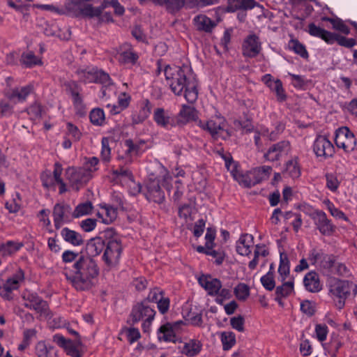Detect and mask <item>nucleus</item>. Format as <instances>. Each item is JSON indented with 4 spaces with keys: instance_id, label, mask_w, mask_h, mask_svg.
<instances>
[{
    "instance_id": "20e7f679",
    "label": "nucleus",
    "mask_w": 357,
    "mask_h": 357,
    "mask_svg": "<svg viewBox=\"0 0 357 357\" xmlns=\"http://www.w3.org/2000/svg\"><path fill=\"white\" fill-rule=\"evenodd\" d=\"M329 296L335 301V306L340 310L344 307L346 299L352 292L357 294V285L349 280L331 278L328 283Z\"/></svg>"
},
{
    "instance_id": "f3484780",
    "label": "nucleus",
    "mask_w": 357,
    "mask_h": 357,
    "mask_svg": "<svg viewBox=\"0 0 357 357\" xmlns=\"http://www.w3.org/2000/svg\"><path fill=\"white\" fill-rule=\"evenodd\" d=\"M144 195L148 200L155 203H162L165 199V194L157 178H149L146 181Z\"/></svg>"
},
{
    "instance_id": "7ed1b4c3",
    "label": "nucleus",
    "mask_w": 357,
    "mask_h": 357,
    "mask_svg": "<svg viewBox=\"0 0 357 357\" xmlns=\"http://www.w3.org/2000/svg\"><path fill=\"white\" fill-rule=\"evenodd\" d=\"M24 280V273L20 268L11 271L9 267L0 273V296L4 300L13 298V291L17 290Z\"/></svg>"
},
{
    "instance_id": "09e8293b",
    "label": "nucleus",
    "mask_w": 357,
    "mask_h": 357,
    "mask_svg": "<svg viewBox=\"0 0 357 357\" xmlns=\"http://www.w3.org/2000/svg\"><path fill=\"white\" fill-rule=\"evenodd\" d=\"M89 117L91 122L96 126L102 125L105 120V112L100 108L92 109Z\"/></svg>"
},
{
    "instance_id": "a878e982",
    "label": "nucleus",
    "mask_w": 357,
    "mask_h": 357,
    "mask_svg": "<svg viewBox=\"0 0 357 357\" xmlns=\"http://www.w3.org/2000/svg\"><path fill=\"white\" fill-rule=\"evenodd\" d=\"M303 284L307 291L317 293L322 289L319 276L315 271L308 272L303 278Z\"/></svg>"
},
{
    "instance_id": "412c9836",
    "label": "nucleus",
    "mask_w": 357,
    "mask_h": 357,
    "mask_svg": "<svg viewBox=\"0 0 357 357\" xmlns=\"http://www.w3.org/2000/svg\"><path fill=\"white\" fill-rule=\"evenodd\" d=\"M153 119L158 126L165 129H171L177 125L176 116L162 108L155 109Z\"/></svg>"
},
{
    "instance_id": "5fc2aeb1",
    "label": "nucleus",
    "mask_w": 357,
    "mask_h": 357,
    "mask_svg": "<svg viewBox=\"0 0 357 357\" xmlns=\"http://www.w3.org/2000/svg\"><path fill=\"white\" fill-rule=\"evenodd\" d=\"M326 181V187L332 192H336L340 186V181L337 178V176L333 173H327L325 175Z\"/></svg>"
},
{
    "instance_id": "423d86ee",
    "label": "nucleus",
    "mask_w": 357,
    "mask_h": 357,
    "mask_svg": "<svg viewBox=\"0 0 357 357\" xmlns=\"http://www.w3.org/2000/svg\"><path fill=\"white\" fill-rule=\"evenodd\" d=\"M122 252V245L120 238L114 234L112 231L106 232V244L102 255L105 264L112 268L116 266L120 260Z\"/></svg>"
},
{
    "instance_id": "f704fd0d",
    "label": "nucleus",
    "mask_w": 357,
    "mask_h": 357,
    "mask_svg": "<svg viewBox=\"0 0 357 357\" xmlns=\"http://www.w3.org/2000/svg\"><path fill=\"white\" fill-rule=\"evenodd\" d=\"M271 171V168L268 166H262L250 170L253 185L268 178Z\"/></svg>"
},
{
    "instance_id": "ddd939ff",
    "label": "nucleus",
    "mask_w": 357,
    "mask_h": 357,
    "mask_svg": "<svg viewBox=\"0 0 357 357\" xmlns=\"http://www.w3.org/2000/svg\"><path fill=\"white\" fill-rule=\"evenodd\" d=\"M184 326L183 321H176L172 323H166L162 325L158 331V337L160 341L176 342V334Z\"/></svg>"
},
{
    "instance_id": "5701e85b",
    "label": "nucleus",
    "mask_w": 357,
    "mask_h": 357,
    "mask_svg": "<svg viewBox=\"0 0 357 357\" xmlns=\"http://www.w3.org/2000/svg\"><path fill=\"white\" fill-rule=\"evenodd\" d=\"M33 86L26 85L11 89L6 94L7 98L14 103H21L32 93Z\"/></svg>"
},
{
    "instance_id": "0eeeda50",
    "label": "nucleus",
    "mask_w": 357,
    "mask_h": 357,
    "mask_svg": "<svg viewBox=\"0 0 357 357\" xmlns=\"http://www.w3.org/2000/svg\"><path fill=\"white\" fill-rule=\"evenodd\" d=\"M77 73L79 80L85 84L99 82L103 84L102 90L103 96H106L107 86L112 84L109 75L94 66L79 68L77 70Z\"/></svg>"
},
{
    "instance_id": "8fccbe9b",
    "label": "nucleus",
    "mask_w": 357,
    "mask_h": 357,
    "mask_svg": "<svg viewBox=\"0 0 357 357\" xmlns=\"http://www.w3.org/2000/svg\"><path fill=\"white\" fill-rule=\"evenodd\" d=\"M289 46L296 54L300 55L303 59L308 57V53L305 47L297 40H291Z\"/></svg>"
},
{
    "instance_id": "39448f33",
    "label": "nucleus",
    "mask_w": 357,
    "mask_h": 357,
    "mask_svg": "<svg viewBox=\"0 0 357 357\" xmlns=\"http://www.w3.org/2000/svg\"><path fill=\"white\" fill-rule=\"evenodd\" d=\"M155 314L156 311L153 304L148 303V301H142L136 303L132 306L129 317V322L135 324L142 321L143 331L149 333L151 331Z\"/></svg>"
},
{
    "instance_id": "338daca9",
    "label": "nucleus",
    "mask_w": 357,
    "mask_h": 357,
    "mask_svg": "<svg viewBox=\"0 0 357 357\" xmlns=\"http://www.w3.org/2000/svg\"><path fill=\"white\" fill-rule=\"evenodd\" d=\"M50 171L44 172L40 176L43 185L46 188H51L54 187L56 184V180L53 178Z\"/></svg>"
},
{
    "instance_id": "49530a36",
    "label": "nucleus",
    "mask_w": 357,
    "mask_h": 357,
    "mask_svg": "<svg viewBox=\"0 0 357 357\" xmlns=\"http://www.w3.org/2000/svg\"><path fill=\"white\" fill-rule=\"evenodd\" d=\"M92 208V204L90 202L82 203L79 204L73 211V217L76 218L88 215L91 213Z\"/></svg>"
},
{
    "instance_id": "c756f323",
    "label": "nucleus",
    "mask_w": 357,
    "mask_h": 357,
    "mask_svg": "<svg viewBox=\"0 0 357 357\" xmlns=\"http://www.w3.org/2000/svg\"><path fill=\"white\" fill-rule=\"evenodd\" d=\"M183 317L185 319L190 321L191 324L195 326H199L202 323V311L196 306H191L186 307L183 311Z\"/></svg>"
},
{
    "instance_id": "4c0bfd02",
    "label": "nucleus",
    "mask_w": 357,
    "mask_h": 357,
    "mask_svg": "<svg viewBox=\"0 0 357 357\" xmlns=\"http://www.w3.org/2000/svg\"><path fill=\"white\" fill-rule=\"evenodd\" d=\"M36 354L38 357H57L56 353L54 351V348L47 346L46 344L40 341L36 346Z\"/></svg>"
},
{
    "instance_id": "ea45409f",
    "label": "nucleus",
    "mask_w": 357,
    "mask_h": 357,
    "mask_svg": "<svg viewBox=\"0 0 357 357\" xmlns=\"http://www.w3.org/2000/svg\"><path fill=\"white\" fill-rule=\"evenodd\" d=\"M23 244L14 241H7L6 243L0 246V254L3 256L11 255L17 252Z\"/></svg>"
},
{
    "instance_id": "f8f14e48",
    "label": "nucleus",
    "mask_w": 357,
    "mask_h": 357,
    "mask_svg": "<svg viewBox=\"0 0 357 357\" xmlns=\"http://www.w3.org/2000/svg\"><path fill=\"white\" fill-rule=\"evenodd\" d=\"M313 151L316 156L326 160L332 157L335 148L332 142L324 135L317 136L313 144Z\"/></svg>"
},
{
    "instance_id": "dca6fc26",
    "label": "nucleus",
    "mask_w": 357,
    "mask_h": 357,
    "mask_svg": "<svg viewBox=\"0 0 357 357\" xmlns=\"http://www.w3.org/2000/svg\"><path fill=\"white\" fill-rule=\"evenodd\" d=\"M53 341L59 347L63 348L66 354L71 357H82V354L79 349L81 342L72 341L66 339L63 335L56 334L53 336Z\"/></svg>"
},
{
    "instance_id": "7c9ffc66",
    "label": "nucleus",
    "mask_w": 357,
    "mask_h": 357,
    "mask_svg": "<svg viewBox=\"0 0 357 357\" xmlns=\"http://www.w3.org/2000/svg\"><path fill=\"white\" fill-rule=\"evenodd\" d=\"M61 235L63 240L74 246H79L83 244L84 240L80 234L71 230L68 227H64L61 231Z\"/></svg>"
},
{
    "instance_id": "a211bd4d",
    "label": "nucleus",
    "mask_w": 357,
    "mask_h": 357,
    "mask_svg": "<svg viewBox=\"0 0 357 357\" xmlns=\"http://www.w3.org/2000/svg\"><path fill=\"white\" fill-rule=\"evenodd\" d=\"M66 176L70 183L75 186L77 189L80 185L86 183L91 178V175L86 170L82 168L76 169L74 167H68L66 171Z\"/></svg>"
},
{
    "instance_id": "774afa93",
    "label": "nucleus",
    "mask_w": 357,
    "mask_h": 357,
    "mask_svg": "<svg viewBox=\"0 0 357 357\" xmlns=\"http://www.w3.org/2000/svg\"><path fill=\"white\" fill-rule=\"evenodd\" d=\"M301 310L309 317L312 316L315 312V304L308 300L303 301L301 303Z\"/></svg>"
},
{
    "instance_id": "bb28decb",
    "label": "nucleus",
    "mask_w": 357,
    "mask_h": 357,
    "mask_svg": "<svg viewBox=\"0 0 357 357\" xmlns=\"http://www.w3.org/2000/svg\"><path fill=\"white\" fill-rule=\"evenodd\" d=\"M96 215L101 219L102 223L109 225L116 220L117 217V210L110 205H100Z\"/></svg>"
},
{
    "instance_id": "37998d69",
    "label": "nucleus",
    "mask_w": 357,
    "mask_h": 357,
    "mask_svg": "<svg viewBox=\"0 0 357 357\" xmlns=\"http://www.w3.org/2000/svg\"><path fill=\"white\" fill-rule=\"evenodd\" d=\"M106 244V234H105V239L97 238L92 241L88 244V250L91 255H98L105 248Z\"/></svg>"
},
{
    "instance_id": "72a5a7b5",
    "label": "nucleus",
    "mask_w": 357,
    "mask_h": 357,
    "mask_svg": "<svg viewBox=\"0 0 357 357\" xmlns=\"http://www.w3.org/2000/svg\"><path fill=\"white\" fill-rule=\"evenodd\" d=\"M112 178L116 183H121L122 185L132 181L134 178L132 172L127 168L120 167L112 172Z\"/></svg>"
},
{
    "instance_id": "680f3d73",
    "label": "nucleus",
    "mask_w": 357,
    "mask_h": 357,
    "mask_svg": "<svg viewBox=\"0 0 357 357\" xmlns=\"http://www.w3.org/2000/svg\"><path fill=\"white\" fill-rule=\"evenodd\" d=\"M163 296H165L164 293L161 289L154 288L149 291L146 298L144 301H148V303L151 304V303H157Z\"/></svg>"
},
{
    "instance_id": "6e6d98bb",
    "label": "nucleus",
    "mask_w": 357,
    "mask_h": 357,
    "mask_svg": "<svg viewBox=\"0 0 357 357\" xmlns=\"http://www.w3.org/2000/svg\"><path fill=\"white\" fill-rule=\"evenodd\" d=\"M185 0H164V5L169 13H175L182 8Z\"/></svg>"
},
{
    "instance_id": "4be33fe9",
    "label": "nucleus",
    "mask_w": 357,
    "mask_h": 357,
    "mask_svg": "<svg viewBox=\"0 0 357 357\" xmlns=\"http://www.w3.org/2000/svg\"><path fill=\"white\" fill-rule=\"evenodd\" d=\"M198 282L201 287H203L210 296L218 295L220 289L222 287L220 280L209 275H201L198 278Z\"/></svg>"
},
{
    "instance_id": "473e14b6",
    "label": "nucleus",
    "mask_w": 357,
    "mask_h": 357,
    "mask_svg": "<svg viewBox=\"0 0 357 357\" xmlns=\"http://www.w3.org/2000/svg\"><path fill=\"white\" fill-rule=\"evenodd\" d=\"M269 255V250L264 244H257L254 251V258L249 262L248 267L254 270L261 258H265Z\"/></svg>"
},
{
    "instance_id": "393cba45",
    "label": "nucleus",
    "mask_w": 357,
    "mask_h": 357,
    "mask_svg": "<svg viewBox=\"0 0 357 357\" xmlns=\"http://www.w3.org/2000/svg\"><path fill=\"white\" fill-rule=\"evenodd\" d=\"M138 59V54L128 44H126L121 47L118 56V60L120 63L133 66L137 63Z\"/></svg>"
},
{
    "instance_id": "13d9d810",
    "label": "nucleus",
    "mask_w": 357,
    "mask_h": 357,
    "mask_svg": "<svg viewBox=\"0 0 357 357\" xmlns=\"http://www.w3.org/2000/svg\"><path fill=\"white\" fill-rule=\"evenodd\" d=\"M102 149L100 151L101 159L105 162H108L111 159V149L109 146V140L103 137L101 142Z\"/></svg>"
},
{
    "instance_id": "c9c22d12",
    "label": "nucleus",
    "mask_w": 357,
    "mask_h": 357,
    "mask_svg": "<svg viewBox=\"0 0 357 357\" xmlns=\"http://www.w3.org/2000/svg\"><path fill=\"white\" fill-rule=\"evenodd\" d=\"M285 173L293 179L297 178L301 176L298 157H294L287 162Z\"/></svg>"
},
{
    "instance_id": "603ef678",
    "label": "nucleus",
    "mask_w": 357,
    "mask_h": 357,
    "mask_svg": "<svg viewBox=\"0 0 357 357\" xmlns=\"http://www.w3.org/2000/svg\"><path fill=\"white\" fill-rule=\"evenodd\" d=\"M324 204L326 206V208L328 210L331 215L333 216L334 218L340 220L347 219L345 214L339 208H336L335 205L329 199L324 200Z\"/></svg>"
},
{
    "instance_id": "a19ab883",
    "label": "nucleus",
    "mask_w": 357,
    "mask_h": 357,
    "mask_svg": "<svg viewBox=\"0 0 357 357\" xmlns=\"http://www.w3.org/2000/svg\"><path fill=\"white\" fill-rule=\"evenodd\" d=\"M222 158L225 161L226 168L234 178L241 172L237 162L233 160L229 153L222 154Z\"/></svg>"
},
{
    "instance_id": "b1692460",
    "label": "nucleus",
    "mask_w": 357,
    "mask_h": 357,
    "mask_svg": "<svg viewBox=\"0 0 357 357\" xmlns=\"http://www.w3.org/2000/svg\"><path fill=\"white\" fill-rule=\"evenodd\" d=\"M254 245V237L252 234H244L241 235L236 243V250L238 254L242 256H248L252 252Z\"/></svg>"
},
{
    "instance_id": "6e6552de",
    "label": "nucleus",
    "mask_w": 357,
    "mask_h": 357,
    "mask_svg": "<svg viewBox=\"0 0 357 357\" xmlns=\"http://www.w3.org/2000/svg\"><path fill=\"white\" fill-rule=\"evenodd\" d=\"M308 33L310 35L320 38L324 40L326 43L332 45L335 42L342 46L346 47H352L356 44V40L354 38H347L339 34L330 32L319 26H317L314 23H310L308 25Z\"/></svg>"
},
{
    "instance_id": "f257e3e1",
    "label": "nucleus",
    "mask_w": 357,
    "mask_h": 357,
    "mask_svg": "<svg viewBox=\"0 0 357 357\" xmlns=\"http://www.w3.org/2000/svg\"><path fill=\"white\" fill-rule=\"evenodd\" d=\"M164 74L167 84L176 96L183 95L190 103L198 97L197 82L188 66H166Z\"/></svg>"
},
{
    "instance_id": "79ce46f5",
    "label": "nucleus",
    "mask_w": 357,
    "mask_h": 357,
    "mask_svg": "<svg viewBox=\"0 0 357 357\" xmlns=\"http://www.w3.org/2000/svg\"><path fill=\"white\" fill-rule=\"evenodd\" d=\"M294 290V282L292 280L284 282L282 285L277 287L275 290L276 300L282 297L289 296Z\"/></svg>"
},
{
    "instance_id": "0e129e2a",
    "label": "nucleus",
    "mask_w": 357,
    "mask_h": 357,
    "mask_svg": "<svg viewBox=\"0 0 357 357\" xmlns=\"http://www.w3.org/2000/svg\"><path fill=\"white\" fill-rule=\"evenodd\" d=\"M123 333L126 334L128 341L132 344L138 340L141 335L138 328H127L123 330Z\"/></svg>"
},
{
    "instance_id": "864d4df0",
    "label": "nucleus",
    "mask_w": 357,
    "mask_h": 357,
    "mask_svg": "<svg viewBox=\"0 0 357 357\" xmlns=\"http://www.w3.org/2000/svg\"><path fill=\"white\" fill-rule=\"evenodd\" d=\"M234 294L237 299L245 301L250 295V289L247 284L239 283L234 289Z\"/></svg>"
},
{
    "instance_id": "2eb2a0df",
    "label": "nucleus",
    "mask_w": 357,
    "mask_h": 357,
    "mask_svg": "<svg viewBox=\"0 0 357 357\" xmlns=\"http://www.w3.org/2000/svg\"><path fill=\"white\" fill-rule=\"evenodd\" d=\"M53 217L55 227L59 229L73 218L72 208L66 204H56L53 209Z\"/></svg>"
},
{
    "instance_id": "3c124183",
    "label": "nucleus",
    "mask_w": 357,
    "mask_h": 357,
    "mask_svg": "<svg viewBox=\"0 0 357 357\" xmlns=\"http://www.w3.org/2000/svg\"><path fill=\"white\" fill-rule=\"evenodd\" d=\"M273 264L270 266V271L266 275H263L260 280L263 287L268 291L273 290L275 286L273 275L271 272Z\"/></svg>"
},
{
    "instance_id": "9d476101",
    "label": "nucleus",
    "mask_w": 357,
    "mask_h": 357,
    "mask_svg": "<svg viewBox=\"0 0 357 357\" xmlns=\"http://www.w3.org/2000/svg\"><path fill=\"white\" fill-rule=\"evenodd\" d=\"M22 298L26 307L36 311L40 317H48L50 314L48 304L36 293L26 291L24 294Z\"/></svg>"
},
{
    "instance_id": "052dcab7",
    "label": "nucleus",
    "mask_w": 357,
    "mask_h": 357,
    "mask_svg": "<svg viewBox=\"0 0 357 357\" xmlns=\"http://www.w3.org/2000/svg\"><path fill=\"white\" fill-rule=\"evenodd\" d=\"M334 264L335 257L332 255H328L325 253L317 267H319L321 269L328 271L333 267Z\"/></svg>"
},
{
    "instance_id": "c03bdc74",
    "label": "nucleus",
    "mask_w": 357,
    "mask_h": 357,
    "mask_svg": "<svg viewBox=\"0 0 357 357\" xmlns=\"http://www.w3.org/2000/svg\"><path fill=\"white\" fill-rule=\"evenodd\" d=\"M278 273L282 281L289 275V261L285 253H280V262Z\"/></svg>"
},
{
    "instance_id": "4468645a",
    "label": "nucleus",
    "mask_w": 357,
    "mask_h": 357,
    "mask_svg": "<svg viewBox=\"0 0 357 357\" xmlns=\"http://www.w3.org/2000/svg\"><path fill=\"white\" fill-rule=\"evenodd\" d=\"M261 50V43L258 36L251 33L244 39L242 45V52L244 56L254 58L260 53Z\"/></svg>"
},
{
    "instance_id": "c85d7f7f",
    "label": "nucleus",
    "mask_w": 357,
    "mask_h": 357,
    "mask_svg": "<svg viewBox=\"0 0 357 357\" xmlns=\"http://www.w3.org/2000/svg\"><path fill=\"white\" fill-rule=\"evenodd\" d=\"M193 24L197 30L204 32H211L216 26L215 22L205 15L195 16L193 19Z\"/></svg>"
},
{
    "instance_id": "e433bc0d",
    "label": "nucleus",
    "mask_w": 357,
    "mask_h": 357,
    "mask_svg": "<svg viewBox=\"0 0 357 357\" xmlns=\"http://www.w3.org/2000/svg\"><path fill=\"white\" fill-rule=\"evenodd\" d=\"M265 138L268 140L276 139V135L274 131H270L268 128L261 127L259 130L255 133L254 139L257 146H261V138Z\"/></svg>"
},
{
    "instance_id": "bf43d9fd",
    "label": "nucleus",
    "mask_w": 357,
    "mask_h": 357,
    "mask_svg": "<svg viewBox=\"0 0 357 357\" xmlns=\"http://www.w3.org/2000/svg\"><path fill=\"white\" fill-rule=\"evenodd\" d=\"M238 183L244 187H252L253 182L251 177V172L249 171L246 174H243L241 172L234 178Z\"/></svg>"
},
{
    "instance_id": "a18cd8bd",
    "label": "nucleus",
    "mask_w": 357,
    "mask_h": 357,
    "mask_svg": "<svg viewBox=\"0 0 357 357\" xmlns=\"http://www.w3.org/2000/svg\"><path fill=\"white\" fill-rule=\"evenodd\" d=\"M221 342L224 350H229L236 343L235 334L230 331H225L221 334Z\"/></svg>"
},
{
    "instance_id": "f03ea898",
    "label": "nucleus",
    "mask_w": 357,
    "mask_h": 357,
    "mask_svg": "<svg viewBox=\"0 0 357 357\" xmlns=\"http://www.w3.org/2000/svg\"><path fill=\"white\" fill-rule=\"evenodd\" d=\"M65 274L67 280L77 291H86L94 285L99 268L93 258L84 255L73 264L70 272Z\"/></svg>"
},
{
    "instance_id": "1a4fd4ad",
    "label": "nucleus",
    "mask_w": 357,
    "mask_h": 357,
    "mask_svg": "<svg viewBox=\"0 0 357 357\" xmlns=\"http://www.w3.org/2000/svg\"><path fill=\"white\" fill-rule=\"evenodd\" d=\"M199 126L203 130H207L215 139H226L231 135L227 129L226 119L221 115H215L207 121H200Z\"/></svg>"
},
{
    "instance_id": "9b49d317",
    "label": "nucleus",
    "mask_w": 357,
    "mask_h": 357,
    "mask_svg": "<svg viewBox=\"0 0 357 357\" xmlns=\"http://www.w3.org/2000/svg\"><path fill=\"white\" fill-rule=\"evenodd\" d=\"M335 143L338 148L345 152L353 151L356 145V139L354 133L347 128L342 127L336 130Z\"/></svg>"
},
{
    "instance_id": "aec40b11",
    "label": "nucleus",
    "mask_w": 357,
    "mask_h": 357,
    "mask_svg": "<svg viewBox=\"0 0 357 357\" xmlns=\"http://www.w3.org/2000/svg\"><path fill=\"white\" fill-rule=\"evenodd\" d=\"M313 219L317 228L321 234L330 236L334 231L335 226L327 218L325 212L320 210L315 211Z\"/></svg>"
},
{
    "instance_id": "de8ad7c7",
    "label": "nucleus",
    "mask_w": 357,
    "mask_h": 357,
    "mask_svg": "<svg viewBox=\"0 0 357 357\" xmlns=\"http://www.w3.org/2000/svg\"><path fill=\"white\" fill-rule=\"evenodd\" d=\"M268 87L272 91L275 93L278 100L282 102L286 100V95L282 86V82L280 79H275Z\"/></svg>"
},
{
    "instance_id": "69168bd1",
    "label": "nucleus",
    "mask_w": 357,
    "mask_h": 357,
    "mask_svg": "<svg viewBox=\"0 0 357 357\" xmlns=\"http://www.w3.org/2000/svg\"><path fill=\"white\" fill-rule=\"evenodd\" d=\"M231 3H234L236 9H252L255 6L254 0H229Z\"/></svg>"
},
{
    "instance_id": "6ab92c4d",
    "label": "nucleus",
    "mask_w": 357,
    "mask_h": 357,
    "mask_svg": "<svg viewBox=\"0 0 357 357\" xmlns=\"http://www.w3.org/2000/svg\"><path fill=\"white\" fill-rule=\"evenodd\" d=\"M290 150V144L288 141H281L273 144L264 153V158L268 161L278 160L282 156L287 155Z\"/></svg>"
},
{
    "instance_id": "2f4dec72",
    "label": "nucleus",
    "mask_w": 357,
    "mask_h": 357,
    "mask_svg": "<svg viewBox=\"0 0 357 357\" xmlns=\"http://www.w3.org/2000/svg\"><path fill=\"white\" fill-rule=\"evenodd\" d=\"M196 116L195 109L188 105H183L178 116L176 117L177 125L185 124L190 121L193 120Z\"/></svg>"
},
{
    "instance_id": "4d7b16f0",
    "label": "nucleus",
    "mask_w": 357,
    "mask_h": 357,
    "mask_svg": "<svg viewBox=\"0 0 357 357\" xmlns=\"http://www.w3.org/2000/svg\"><path fill=\"white\" fill-rule=\"evenodd\" d=\"M98 164L99 159L97 157L86 158L82 169L86 170L91 175V173L98 169Z\"/></svg>"
},
{
    "instance_id": "e2e57ef3",
    "label": "nucleus",
    "mask_w": 357,
    "mask_h": 357,
    "mask_svg": "<svg viewBox=\"0 0 357 357\" xmlns=\"http://www.w3.org/2000/svg\"><path fill=\"white\" fill-rule=\"evenodd\" d=\"M67 135L73 141H79L82 137V132L78 128L73 125L72 123H68L66 124Z\"/></svg>"
},
{
    "instance_id": "cd10ccee",
    "label": "nucleus",
    "mask_w": 357,
    "mask_h": 357,
    "mask_svg": "<svg viewBox=\"0 0 357 357\" xmlns=\"http://www.w3.org/2000/svg\"><path fill=\"white\" fill-rule=\"evenodd\" d=\"M202 349V343L197 339H190L188 341L183 343L181 348V352L183 354L193 357L198 355Z\"/></svg>"
},
{
    "instance_id": "58836bf2",
    "label": "nucleus",
    "mask_w": 357,
    "mask_h": 357,
    "mask_svg": "<svg viewBox=\"0 0 357 357\" xmlns=\"http://www.w3.org/2000/svg\"><path fill=\"white\" fill-rule=\"evenodd\" d=\"M20 62L26 68H32L42 63L41 59L32 52H24L21 56Z\"/></svg>"
}]
</instances>
